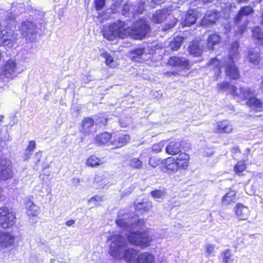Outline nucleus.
I'll return each instance as SVG.
<instances>
[{
	"mask_svg": "<svg viewBox=\"0 0 263 263\" xmlns=\"http://www.w3.org/2000/svg\"><path fill=\"white\" fill-rule=\"evenodd\" d=\"M174 26V24H170L168 25V29H171Z\"/></svg>",
	"mask_w": 263,
	"mask_h": 263,
	"instance_id": "nucleus-64",
	"label": "nucleus"
},
{
	"mask_svg": "<svg viewBox=\"0 0 263 263\" xmlns=\"http://www.w3.org/2000/svg\"><path fill=\"white\" fill-rule=\"evenodd\" d=\"M129 165L133 168L140 169L142 166V162L139 158H134L129 160Z\"/></svg>",
	"mask_w": 263,
	"mask_h": 263,
	"instance_id": "nucleus-40",
	"label": "nucleus"
},
{
	"mask_svg": "<svg viewBox=\"0 0 263 263\" xmlns=\"http://www.w3.org/2000/svg\"><path fill=\"white\" fill-rule=\"evenodd\" d=\"M234 61H228L226 63L225 71L226 74L231 79L236 80L240 77V73L236 67Z\"/></svg>",
	"mask_w": 263,
	"mask_h": 263,
	"instance_id": "nucleus-14",
	"label": "nucleus"
},
{
	"mask_svg": "<svg viewBox=\"0 0 263 263\" xmlns=\"http://www.w3.org/2000/svg\"><path fill=\"white\" fill-rule=\"evenodd\" d=\"M1 77L4 81L13 80L22 72L16 60L9 59L0 67Z\"/></svg>",
	"mask_w": 263,
	"mask_h": 263,
	"instance_id": "nucleus-4",
	"label": "nucleus"
},
{
	"mask_svg": "<svg viewBox=\"0 0 263 263\" xmlns=\"http://www.w3.org/2000/svg\"><path fill=\"white\" fill-rule=\"evenodd\" d=\"M75 221L73 220H69L66 222V224L68 227H70L73 225Z\"/></svg>",
	"mask_w": 263,
	"mask_h": 263,
	"instance_id": "nucleus-55",
	"label": "nucleus"
},
{
	"mask_svg": "<svg viewBox=\"0 0 263 263\" xmlns=\"http://www.w3.org/2000/svg\"><path fill=\"white\" fill-rule=\"evenodd\" d=\"M35 25L30 21H25L22 23L19 27V30L24 37H28L31 40L32 36L36 33Z\"/></svg>",
	"mask_w": 263,
	"mask_h": 263,
	"instance_id": "nucleus-10",
	"label": "nucleus"
},
{
	"mask_svg": "<svg viewBox=\"0 0 263 263\" xmlns=\"http://www.w3.org/2000/svg\"><path fill=\"white\" fill-rule=\"evenodd\" d=\"M183 40L182 36H176L170 42L168 47L172 50L177 51L180 48Z\"/></svg>",
	"mask_w": 263,
	"mask_h": 263,
	"instance_id": "nucleus-34",
	"label": "nucleus"
},
{
	"mask_svg": "<svg viewBox=\"0 0 263 263\" xmlns=\"http://www.w3.org/2000/svg\"><path fill=\"white\" fill-rule=\"evenodd\" d=\"M9 19H10L11 21V20H13V19H14V18H15V15H13V16L11 15V16H9Z\"/></svg>",
	"mask_w": 263,
	"mask_h": 263,
	"instance_id": "nucleus-62",
	"label": "nucleus"
},
{
	"mask_svg": "<svg viewBox=\"0 0 263 263\" xmlns=\"http://www.w3.org/2000/svg\"><path fill=\"white\" fill-rule=\"evenodd\" d=\"M127 9H128L129 11L132 9L130 8V6L128 4L125 5L124 6L123 11L124 12V11L126 10Z\"/></svg>",
	"mask_w": 263,
	"mask_h": 263,
	"instance_id": "nucleus-56",
	"label": "nucleus"
},
{
	"mask_svg": "<svg viewBox=\"0 0 263 263\" xmlns=\"http://www.w3.org/2000/svg\"><path fill=\"white\" fill-rule=\"evenodd\" d=\"M219 13L216 11H208L202 20L201 24L203 26H209L213 24L219 18Z\"/></svg>",
	"mask_w": 263,
	"mask_h": 263,
	"instance_id": "nucleus-15",
	"label": "nucleus"
},
{
	"mask_svg": "<svg viewBox=\"0 0 263 263\" xmlns=\"http://www.w3.org/2000/svg\"><path fill=\"white\" fill-rule=\"evenodd\" d=\"M103 162L98 157L95 155H91L86 161V164L88 166L96 167Z\"/></svg>",
	"mask_w": 263,
	"mask_h": 263,
	"instance_id": "nucleus-38",
	"label": "nucleus"
},
{
	"mask_svg": "<svg viewBox=\"0 0 263 263\" xmlns=\"http://www.w3.org/2000/svg\"><path fill=\"white\" fill-rule=\"evenodd\" d=\"M252 32L253 37L256 40V44L263 45V34L261 29L258 27H256L253 29Z\"/></svg>",
	"mask_w": 263,
	"mask_h": 263,
	"instance_id": "nucleus-37",
	"label": "nucleus"
},
{
	"mask_svg": "<svg viewBox=\"0 0 263 263\" xmlns=\"http://www.w3.org/2000/svg\"><path fill=\"white\" fill-rule=\"evenodd\" d=\"M102 197L100 196H93L89 199L88 202L90 204H92L94 205H98V202L102 200Z\"/></svg>",
	"mask_w": 263,
	"mask_h": 263,
	"instance_id": "nucleus-48",
	"label": "nucleus"
},
{
	"mask_svg": "<svg viewBox=\"0 0 263 263\" xmlns=\"http://www.w3.org/2000/svg\"><path fill=\"white\" fill-rule=\"evenodd\" d=\"M111 139V136L110 134L107 132H105L96 136L95 139V143L99 145H107L108 146H111L110 140Z\"/></svg>",
	"mask_w": 263,
	"mask_h": 263,
	"instance_id": "nucleus-18",
	"label": "nucleus"
},
{
	"mask_svg": "<svg viewBox=\"0 0 263 263\" xmlns=\"http://www.w3.org/2000/svg\"><path fill=\"white\" fill-rule=\"evenodd\" d=\"M2 192L3 189L2 187H0V200L3 198Z\"/></svg>",
	"mask_w": 263,
	"mask_h": 263,
	"instance_id": "nucleus-60",
	"label": "nucleus"
},
{
	"mask_svg": "<svg viewBox=\"0 0 263 263\" xmlns=\"http://www.w3.org/2000/svg\"><path fill=\"white\" fill-rule=\"evenodd\" d=\"M247 102V105L249 106L250 109L256 111H260L262 108V103L261 101L255 98L250 97Z\"/></svg>",
	"mask_w": 263,
	"mask_h": 263,
	"instance_id": "nucleus-31",
	"label": "nucleus"
},
{
	"mask_svg": "<svg viewBox=\"0 0 263 263\" xmlns=\"http://www.w3.org/2000/svg\"><path fill=\"white\" fill-rule=\"evenodd\" d=\"M215 248V246L213 244L207 243L205 245L206 253L208 254V255H210L213 252Z\"/></svg>",
	"mask_w": 263,
	"mask_h": 263,
	"instance_id": "nucleus-46",
	"label": "nucleus"
},
{
	"mask_svg": "<svg viewBox=\"0 0 263 263\" xmlns=\"http://www.w3.org/2000/svg\"><path fill=\"white\" fill-rule=\"evenodd\" d=\"M254 12L250 6L242 7L234 18L235 23L238 25L239 33L242 35L245 31L248 24V17Z\"/></svg>",
	"mask_w": 263,
	"mask_h": 263,
	"instance_id": "nucleus-5",
	"label": "nucleus"
},
{
	"mask_svg": "<svg viewBox=\"0 0 263 263\" xmlns=\"http://www.w3.org/2000/svg\"><path fill=\"white\" fill-rule=\"evenodd\" d=\"M0 39L2 41V44L4 46L11 47L13 46V36L12 32H8L5 30H2V25L0 23Z\"/></svg>",
	"mask_w": 263,
	"mask_h": 263,
	"instance_id": "nucleus-20",
	"label": "nucleus"
},
{
	"mask_svg": "<svg viewBox=\"0 0 263 263\" xmlns=\"http://www.w3.org/2000/svg\"><path fill=\"white\" fill-rule=\"evenodd\" d=\"M216 72H218V74L217 73H216V75H217V77H218L219 74L220 73L221 71H220V67H218L217 68H216Z\"/></svg>",
	"mask_w": 263,
	"mask_h": 263,
	"instance_id": "nucleus-59",
	"label": "nucleus"
},
{
	"mask_svg": "<svg viewBox=\"0 0 263 263\" xmlns=\"http://www.w3.org/2000/svg\"><path fill=\"white\" fill-rule=\"evenodd\" d=\"M102 56L105 59L106 64L110 67H114L113 58L106 51H104L101 54Z\"/></svg>",
	"mask_w": 263,
	"mask_h": 263,
	"instance_id": "nucleus-41",
	"label": "nucleus"
},
{
	"mask_svg": "<svg viewBox=\"0 0 263 263\" xmlns=\"http://www.w3.org/2000/svg\"><path fill=\"white\" fill-rule=\"evenodd\" d=\"M197 18L195 12L192 10L189 11L182 18V25L184 26H189L194 24Z\"/></svg>",
	"mask_w": 263,
	"mask_h": 263,
	"instance_id": "nucleus-23",
	"label": "nucleus"
},
{
	"mask_svg": "<svg viewBox=\"0 0 263 263\" xmlns=\"http://www.w3.org/2000/svg\"><path fill=\"white\" fill-rule=\"evenodd\" d=\"M155 257L151 253L145 252L141 253L137 257L136 263H154Z\"/></svg>",
	"mask_w": 263,
	"mask_h": 263,
	"instance_id": "nucleus-25",
	"label": "nucleus"
},
{
	"mask_svg": "<svg viewBox=\"0 0 263 263\" xmlns=\"http://www.w3.org/2000/svg\"><path fill=\"white\" fill-rule=\"evenodd\" d=\"M117 226L121 229L122 233L126 236L128 241L132 244L146 247L152 241V238L145 231L141 232L138 229H142L145 225L143 219H139L137 217H132V214L124 213V211H120L116 219Z\"/></svg>",
	"mask_w": 263,
	"mask_h": 263,
	"instance_id": "nucleus-1",
	"label": "nucleus"
},
{
	"mask_svg": "<svg viewBox=\"0 0 263 263\" xmlns=\"http://www.w3.org/2000/svg\"><path fill=\"white\" fill-rule=\"evenodd\" d=\"M235 212L238 218L240 220L247 219L250 212L247 206L241 203H238L236 205Z\"/></svg>",
	"mask_w": 263,
	"mask_h": 263,
	"instance_id": "nucleus-16",
	"label": "nucleus"
},
{
	"mask_svg": "<svg viewBox=\"0 0 263 263\" xmlns=\"http://www.w3.org/2000/svg\"><path fill=\"white\" fill-rule=\"evenodd\" d=\"M189 51L191 54L194 57H199L201 54L202 48L199 46L198 41H194L191 43L189 47Z\"/></svg>",
	"mask_w": 263,
	"mask_h": 263,
	"instance_id": "nucleus-30",
	"label": "nucleus"
},
{
	"mask_svg": "<svg viewBox=\"0 0 263 263\" xmlns=\"http://www.w3.org/2000/svg\"><path fill=\"white\" fill-rule=\"evenodd\" d=\"M94 123L93 119L89 117L85 118L82 121L80 132L84 134H89L92 131Z\"/></svg>",
	"mask_w": 263,
	"mask_h": 263,
	"instance_id": "nucleus-19",
	"label": "nucleus"
},
{
	"mask_svg": "<svg viewBox=\"0 0 263 263\" xmlns=\"http://www.w3.org/2000/svg\"><path fill=\"white\" fill-rule=\"evenodd\" d=\"M239 48L238 42L235 41L232 44L231 49L229 51V61H232L235 62L239 58V53L238 51Z\"/></svg>",
	"mask_w": 263,
	"mask_h": 263,
	"instance_id": "nucleus-29",
	"label": "nucleus"
},
{
	"mask_svg": "<svg viewBox=\"0 0 263 263\" xmlns=\"http://www.w3.org/2000/svg\"><path fill=\"white\" fill-rule=\"evenodd\" d=\"M130 136L127 134H118L113 136L110 141V145L114 148H121L125 145L129 141Z\"/></svg>",
	"mask_w": 263,
	"mask_h": 263,
	"instance_id": "nucleus-12",
	"label": "nucleus"
},
{
	"mask_svg": "<svg viewBox=\"0 0 263 263\" xmlns=\"http://www.w3.org/2000/svg\"><path fill=\"white\" fill-rule=\"evenodd\" d=\"M260 87L263 90V77H262V81H261V82L260 84Z\"/></svg>",
	"mask_w": 263,
	"mask_h": 263,
	"instance_id": "nucleus-63",
	"label": "nucleus"
},
{
	"mask_svg": "<svg viewBox=\"0 0 263 263\" xmlns=\"http://www.w3.org/2000/svg\"><path fill=\"white\" fill-rule=\"evenodd\" d=\"M233 151H234V153H237V152H239V149L238 147H233Z\"/></svg>",
	"mask_w": 263,
	"mask_h": 263,
	"instance_id": "nucleus-58",
	"label": "nucleus"
},
{
	"mask_svg": "<svg viewBox=\"0 0 263 263\" xmlns=\"http://www.w3.org/2000/svg\"><path fill=\"white\" fill-rule=\"evenodd\" d=\"M164 147L163 144L162 142L154 144L152 146V151L156 153L161 152Z\"/></svg>",
	"mask_w": 263,
	"mask_h": 263,
	"instance_id": "nucleus-47",
	"label": "nucleus"
},
{
	"mask_svg": "<svg viewBox=\"0 0 263 263\" xmlns=\"http://www.w3.org/2000/svg\"><path fill=\"white\" fill-rule=\"evenodd\" d=\"M213 154V152L211 151L210 153L209 154V153H207L206 155L205 154V156H212V155Z\"/></svg>",
	"mask_w": 263,
	"mask_h": 263,
	"instance_id": "nucleus-61",
	"label": "nucleus"
},
{
	"mask_svg": "<svg viewBox=\"0 0 263 263\" xmlns=\"http://www.w3.org/2000/svg\"><path fill=\"white\" fill-rule=\"evenodd\" d=\"M260 51L258 49H250L248 52V60L254 65L258 64L260 61Z\"/></svg>",
	"mask_w": 263,
	"mask_h": 263,
	"instance_id": "nucleus-26",
	"label": "nucleus"
},
{
	"mask_svg": "<svg viewBox=\"0 0 263 263\" xmlns=\"http://www.w3.org/2000/svg\"><path fill=\"white\" fill-rule=\"evenodd\" d=\"M167 64L179 69H188L190 67L189 61L184 57L177 56L171 57L167 62Z\"/></svg>",
	"mask_w": 263,
	"mask_h": 263,
	"instance_id": "nucleus-9",
	"label": "nucleus"
},
{
	"mask_svg": "<svg viewBox=\"0 0 263 263\" xmlns=\"http://www.w3.org/2000/svg\"><path fill=\"white\" fill-rule=\"evenodd\" d=\"M131 29L123 22L118 21L112 24H106L102 29L103 36L108 40L112 41L117 37L124 39L129 35Z\"/></svg>",
	"mask_w": 263,
	"mask_h": 263,
	"instance_id": "nucleus-3",
	"label": "nucleus"
},
{
	"mask_svg": "<svg viewBox=\"0 0 263 263\" xmlns=\"http://www.w3.org/2000/svg\"><path fill=\"white\" fill-rule=\"evenodd\" d=\"M163 74L165 77H171L177 75L178 73L176 71H166L163 72Z\"/></svg>",
	"mask_w": 263,
	"mask_h": 263,
	"instance_id": "nucleus-53",
	"label": "nucleus"
},
{
	"mask_svg": "<svg viewBox=\"0 0 263 263\" xmlns=\"http://www.w3.org/2000/svg\"><path fill=\"white\" fill-rule=\"evenodd\" d=\"M131 29L128 36L135 39H141L149 31V26L144 20H140L135 22L133 27H128Z\"/></svg>",
	"mask_w": 263,
	"mask_h": 263,
	"instance_id": "nucleus-6",
	"label": "nucleus"
},
{
	"mask_svg": "<svg viewBox=\"0 0 263 263\" xmlns=\"http://www.w3.org/2000/svg\"><path fill=\"white\" fill-rule=\"evenodd\" d=\"M246 168L245 163L243 161L238 162L234 166V170L236 174L240 175Z\"/></svg>",
	"mask_w": 263,
	"mask_h": 263,
	"instance_id": "nucleus-42",
	"label": "nucleus"
},
{
	"mask_svg": "<svg viewBox=\"0 0 263 263\" xmlns=\"http://www.w3.org/2000/svg\"><path fill=\"white\" fill-rule=\"evenodd\" d=\"M145 51V49L143 48L135 49L133 52V58H137L142 55Z\"/></svg>",
	"mask_w": 263,
	"mask_h": 263,
	"instance_id": "nucleus-45",
	"label": "nucleus"
},
{
	"mask_svg": "<svg viewBox=\"0 0 263 263\" xmlns=\"http://www.w3.org/2000/svg\"><path fill=\"white\" fill-rule=\"evenodd\" d=\"M152 207V203L151 201H144L138 203L135 206L137 211L143 213L149 210Z\"/></svg>",
	"mask_w": 263,
	"mask_h": 263,
	"instance_id": "nucleus-35",
	"label": "nucleus"
},
{
	"mask_svg": "<svg viewBox=\"0 0 263 263\" xmlns=\"http://www.w3.org/2000/svg\"><path fill=\"white\" fill-rule=\"evenodd\" d=\"M166 169L170 172L176 173L179 168L175 159L172 157L167 158L163 162Z\"/></svg>",
	"mask_w": 263,
	"mask_h": 263,
	"instance_id": "nucleus-27",
	"label": "nucleus"
},
{
	"mask_svg": "<svg viewBox=\"0 0 263 263\" xmlns=\"http://www.w3.org/2000/svg\"><path fill=\"white\" fill-rule=\"evenodd\" d=\"M15 237L11 233L0 232V251L9 249L14 245Z\"/></svg>",
	"mask_w": 263,
	"mask_h": 263,
	"instance_id": "nucleus-11",
	"label": "nucleus"
},
{
	"mask_svg": "<svg viewBox=\"0 0 263 263\" xmlns=\"http://www.w3.org/2000/svg\"><path fill=\"white\" fill-rule=\"evenodd\" d=\"M220 255L223 263H233L234 260L232 250L229 249L222 252Z\"/></svg>",
	"mask_w": 263,
	"mask_h": 263,
	"instance_id": "nucleus-36",
	"label": "nucleus"
},
{
	"mask_svg": "<svg viewBox=\"0 0 263 263\" xmlns=\"http://www.w3.org/2000/svg\"><path fill=\"white\" fill-rule=\"evenodd\" d=\"M35 148V143L34 141L29 142L27 149L29 151H33Z\"/></svg>",
	"mask_w": 263,
	"mask_h": 263,
	"instance_id": "nucleus-52",
	"label": "nucleus"
},
{
	"mask_svg": "<svg viewBox=\"0 0 263 263\" xmlns=\"http://www.w3.org/2000/svg\"><path fill=\"white\" fill-rule=\"evenodd\" d=\"M220 39V36L217 33L210 34L207 39V48L210 50L213 49L214 46L219 44Z\"/></svg>",
	"mask_w": 263,
	"mask_h": 263,
	"instance_id": "nucleus-28",
	"label": "nucleus"
},
{
	"mask_svg": "<svg viewBox=\"0 0 263 263\" xmlns=\"http://www.w3.org/2000/svg\"><path fill=\"white\" fill-rule=\"evenodd\" d=\"M15 215L11 209L7 206L0 208V226L8 229L15 223Z\"/></svg>",
	"mask_w": 263,
	"mask_h": 263,
	"instance_id": "nucleus-7",
	"label": "nucleus"
},
{
	"mask_svg": "<svg viewBox=\"0 0 263 263\" xmlns=\"http://www.w3.org/2000/svg\"><path fill=\"white\" fill-rule=\"evenodd\" d=\"M13 176V167L10 160L0 159V180H7L12 178Z\"/></svg>",
	"mask_w": 263,
	"mask_h": 263,
	"instance_id": "nucleus-8",
	"label": "nucleus"
},
{
	"mask_svg": "<svg viewBox=\"0 0 263 263\" xmlns=\"http://www.w3.org/2000/svg\"><path fill=\"white\" fill-rule=\"evenodd\" d=\"M151 194L154 198H162L164 195L165 191L161 190H156L152 191Z\"/></svg>",
	"mask_w": 263,
	"mask_h": 263,
	"instance_id": "nucleus-44",
	"label": "nucleus"
},
{
	"mask_svg": "<svg viewBox=\"0 0 263 263\" xmlns=\"http://www.w3.org/2000/svg\"><path fill=\"white\" fill-rule=\"evenodd\" d=\"M236 199V192L231 190L223 197L222 203L224 205H228L232 202H234Z\"/></svg>",
	"mask_w": 263,
	"mask_h": 263,
	"instance_id": "nucleus-32",
	"label": "nucleus"
},
{
	"mask_svg": "<svg viewBox=\"0 0 263 263\" xmlns=\"http://www.w3.org/2000/svg\"><path fill=\"white\" fill-rule=\"evenodd\" d=\"M170 15L168 10L162 9L156 11L153 14L152 21L155 23L159 24L164 22Z\"/></svg>",
	"mask_w": 263,
	"mask_h": 263,
	"instance_id": "nucleus-21",
	"label": "nucleus"
},
{
	"mask_svg": "<svg viewBox=\"0 0 263 263\" xmlns=\"http://www.w3.org/2000/svg\"><path fill=\"white\" fill-rule=\"evenodd\" d=\"M222 65V64H221V62L217 58L213 59L209 63V66L212 68H221Z\"/></svg>",
	"mask_w": 263,
	"mask_h": 263,
	"instance_id": "nucleus-43",
	"label": "nucleus"
},
{
	"mask_svg": "<svg viewBox=\"0 0 263 263\" xmlns=\"http://www.w3.org/2000/svg\"><path fill=\"white\" fill-rule=\"evenodd\" d=\"M42 157V154L41 153H36L35 155V158L37 160L36 164H38L40 159Z\"/></svg>",
	"mask_w": 263,
	"mask_h": 263,
	"instance_id": "nucleus-54",
	"label": "nucleus"
},
{
	"mask_svg": "<svg viewBox=\"0 0 263 263\" xmlns=\"http://www.w3.org/2000/svg\"><path fill=\"white\" fill-rule=\"evenodd\" d=\"M233 127L231 123L227 120L217 123L215 128V132L220 133H230L232 131Z\"/></svg>",
	"mask_w": 263,
	"mask_h": 263,
	"instance_id": "nucleus-22",
	"label": "nucleus"
},
{
	"mask_svg": "<svg viewBox=\"0 0 263 263\" xmlns=\"http://www.w3.org/2000/svg\"><path fill=\"white\" fill-rule=\"evenodd\" d=\"M27 212L28 216H37L39 213V207L33 202L29 201L27 203Z\"/></svg>",
	"mask_w": 263,
	"mask_h": 263,
	"instance_id": "nucleus-33",
	"label": "nucleus"
},
{
	"mask_svg": "<svg viewBox=\"0 0 263 263\" xmlns=\"http://www.w3.org/2000/svg\"><path fill=\"white\" fill-rule=\"evenodd\" d=\"M109 251V254L117 259L123 258L126 261H134L138 254L137 250L134 249H127V242L124 237L120 235L112 236Z\"/></svg>",
	"mask_w": 263,
	"mask_h": 263,
	"instance_id": "nucleus-2",
	"label": "nucleus"
},
{
	"mask_svg": "<svg viewBox=\"0 0 263 263\" xmlns=\"http://www.w3.org/2000/svg\"><path fill=\"white\" fill-rule=\"evenodd\" d=\"M185 141H182L181 142L177 141H171L166 146L165 152L167 154L171 155H175L179 154L181 152V147L184 148V143Z\"/></svg>",
	"mask_w": 263,
	"mask_h": 263,
	"instance_id": "nucleus-13",
	"label": "nucleus"
},
{
	"mask_svg": "<svg viewBox=\"0 0 263 263\" xmlns=\"http://www.w3.org/2000/svg\"><path fill=\"white\" fill-rule=\"evenodd\" d=\"M164 0H151V6L154 7L156 5H160L161 3H163Z\"/></svg>",
	"mask_w": 263,
	"mask_h": 263,
	"instance_id": "nucleus-51",
	"label": "nucleus"
},
{
	"mask_svg": "<svg viewBox=\"0 0 263 263\" xmlns=\"http://www.w3.org/2000/svg\"><path fill=\"white\" fill-rule=\"evenodd\" d=\"M230 93L240 99H248L253 95V92L250 88L241 87L239 89L235 87V90L233 92H230Z\"/></svg>",
	"mask_w": 263,
	"mask_h": 263,
	"instance_id": "nucleus-17",
	"label": "nucleus"
},
{
	"mask_svg": "<svg viewBox=\"0 0 263 263\" xmlns=\"http://www.w3.org/2000/svg\"><path fill=\"white\" fill-rule=\"evenodd\" d=\"M105 0H95L97 10H100L104 6Z\"/></svg>",
	"mask_w": 263,
	"mask_h": 263,
	"instance_id": "nucleus-49",
	"label": "nucleus"
},
{
	"mask_svg": "<svg viewBox=\"0 0 263 263\" xmlns=\"http://www.w3.org/2000/svg\"><path fill=\"white\" fill-rule=\"evenodd\" d=\"M160 160H157L155 158H151L149 160V164L153 167H156L159 164Z\"/></svg>",
	"mask_w": 263,
	"mask_h": 263,
	"instance_id": "nucleus-50",
	"label": "nucleus"
},
{
	"mask_svg": "<svg viewBox=\"0 0 263 263\" xmlns=\"http://www.w3.org/2000/svg\"><path fill=\"white\" fill-rule=\"evenodd\" d=\"M214 0H202L203 4H208L209 3H212Z\"/></svg>",
	"mask_w": 263,
	"mask_h": 263,
	"instance_id": "nucleus-57",
	"label": "nucleus"
},
{
	"mask_svg": "<svg viewBox=\"0 0 263 263\" xmlns=\"http://www.w3.org/2000/svg\"><path fill=\"white\" fill-rule=\"evenodd\" d=\"M217 87L219 89L223 90L229 92H233L235 90V86L226 82L218 84Z\"/></svg>",
	"mask_w": 263,
	"mask_h": 263,
	"instance_id": "nucleus-39",
	"label": "nucleus"
},
{
	"mask_svg": "<svg viewBox=\"0 0 263 263\" xmlns=\"http://www.w3.org/2000/svg\"><path fill=\"white\" fill-rule=\"evenodd\" d=\"M189 160V155L185 153H182L180 154L175 161L177 163L179 168L185 170L188 167Z\"/></svg>",
	"mask_w": 263,
	"mask_h": 263,
	"instance_id": "nucleus-24",
	"label": "nucleus"
}]
</instances>
